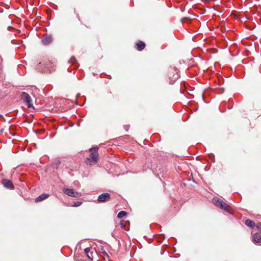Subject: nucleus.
I'll return each mask as SVG.
<instances>
[{"instance_id": "10", "label": "nucleus", "mask_w": 261, "mask_h": 261, "mask_svg": "<svg viewBox=\"0 0 261 261\" xmlns=\"http://www.w3.org/2000/svg\"><path fill=\"white\" fill-rule=\"evenodd\" d=\"M253 241L254 243H261V234L260 233H256L253 237Z\"/></svg>"}, {"instance_id": "15", "label": "nucleus", "mask_w": 261, "mask_h": 261, "mask_svg": "<svg viewBox=\"0 0 261 261\" xmlns=\"http://www.w3.org/2000/svg\"><path fill=\"white\" fill-rule=\"evenodd\" d=\"M126 221H124V220H121L120 221V226L122 228H124L125 227V225H126Z\"/></svg>"}, {"instance_id": "7", "label": "nucleus", "mask_w": 261, "mask_h": 261, "mask_svg": "<svg viewBox=\"0 0 261 261\" xmlns=\"http://www.w3.org/2000/svg\"><path fill=\"white\" fill-rule=\"evenodd\" d=\"M2 183L4 187L7 189H13L14 188V185L10 180L3 179Z\"/></svg>"}, {"instance_id": "9", "label": "nucleus", "mask_w": 261, "mask_h": 261, "mask_svg": "<svg viewBox=\"0 0 261 261\" xmlns=\"http://www.w3.org/2000/svg\"><path fill=\"white\" fill-rule=\"evenodd\" d=\"M136 45L137 49L139 51L142 50L145 47V43L141 41H139Z\"/></svg>"}, {"instance_id": "19", "label": "nucleus", "mask_w": 261, "mask_h": 261, "mask_svg": "<svg viewBox=\"0 0 261 261\" xmlns=\"http://www.w3.org/2000/svg\"><path fill=\"white\" fill-rule=\"evenodd\" d=\"M257 227V229L261 230V224H258L255 225Z\"/></svg>"}, {"instance_id": "4", "label": "nucleus", "mask_w": 261, "mask_h": 261, "mask_svg": "<svg viewBox=\"0 0 261 261\" xmlns=\"http://www.w3.org/2000/svg\"><path fill=\"white\" fill-rule=\"evenodd\" d=\"M63 192L65 194L72 197L77 198L81 196L80 193L75 191L73 189L64 188Z\"/></svg>"}, {"instance_id": "2", "label": "nucleus", "mask_w": 261, "mask_h": 261, "mask_svg": "<svg viewBox=\"0 0 261 261\" xmlns=\"http://www.w3.org/2000/svg\"><path fill=\"white\" fill-rule=\"evenodd\" d=\"M21 99L24 102L27 103L28 105V107L29 108H34L33 103H32V99L31 96L29 94L25 92H23L21 93L20 95Z\"/></svg>"}, {"instance_id": "17", "label": "nucleus", "mask_w": 261, "mask_h": 261, "mask_svg": "<svg viewBox=\"0 0 261 261\" xmlns=\"http://www.w3.org/2000/svg\"><path fill=\"white\" fill-rule=\"evenodd\" d=\"M74 62H76V60L74 57H72L69 60V63L73 64Z\"/></svg>"}, {"instance_id": "14", "label": "nucleus", "mask_w": 261, "mask_h": 261, "mask_svg": "<svg viewBox=\"0 0 261 261\" xmlns=\"http://www.w3.org/2000/svg\"><path fill=\"white\" fill-rule=\"evenodd\" d=\"M179 74H178L177 72L176 71V73H174L173 75L172 80L174 82L179 78Z\"/></svg>"}, {"instance_id": "12", "label": "nucleus", "mask_w": 261, "mask_h": 261, "mask_svg": "<svg viewBox=\"0 0 261 261\" xmlns=\"http://www.w3.org/2000/svg\"><path fill=\"white\" fill-rule=\"evenodd\" d=\"M127 215V213L125 211H122L118 213L117 215V217L119 218H122L124 216H126Z\"/></svg>"}, {"instance_id": "6", "label": "nucleus", "mask_w": 261, "mask_h": 261, "mask_svg": "<svg viewBox=\"0 0 261 261\" xmlns=\"http://www.w3.org/2000/svg\"><path fill=\"white\" fill-rule=\"evenodd\" d=\"M110 199V195L108 193H103L98 196L97 201L98 202H105Z\"/></svg>"}, {"instance_id": "3", "label": "nucleus", "mask_w": 261, "mask_h": 261, "mask_svg": "<svg viewBox=\"0 0 261 261\" xmlns=\"http://www.w3.org/2000/svg\"><path fill=\"white\" fill-rule=\"evenodd\" d=\"M98 147H95L90 148L89 150V151L90 152V158H88L87 160L90 161H93L95 163L97 162L98 156Z\"/></svg>"}, {"instance_id": "16", "label": "nucleus", "mask_w": 261, "mask_h": 261, "mask_svg": "<svg viewBox=\"0 0 261 261\" xmlns=\"http://www.w3.org/2000/svg\"><path fill=\"white\" fill-rule=\"evenodd\" d=\"M82 202L77 201L76 202H75L72 206L74 207H77L80 206L82 204Z\"/></svg>"}, {"instance_id": "1", "label": "nucleus", "mask_w": 261, "mask_h": 261, "mask_svg": "<svg viewBox=\"0 0 261 261\" xmlns=\"http://www.w3.org/2000/svg\"><path fill=\"white\" fill-rule=\"evenodd\" d=\"M213 202L216 206H219L221 209L224 210L227 212H230L229 206L218 198H214Z\"/></svg>"}, {"instance_id": "18", "label": "nucleus", "mask_w": 261, "mask_h": 261, "mask_svg": "<svg viewBox=\"0 0 261 261\" xmlns=\"http://www.w3.org/2000/svg\"><path fill=\"white\" fill-rule=\"evenodd\" d=\"M90 251V249L89 248H86L84 249V252L87 255L89 254Z\"/></svg>"}, {"instance_id": "5", "label": "nucleus", "mask_w": 261, "mask_h": 261, "mask_svg": "<svg viewBox=\"0 0 261 261\" xmlns=\"http://www.w3.org/2000/svg\"><path fill=\"white\" fill-rule=\"evenodd\" d=\"M53 41V37L50 35H43L41 40L42 43L44 45H48Z\"/></svg>"}, {"instance_id": "11", "label": "nucleus", "mask_w": 261, "mask_h": 261, "mask_svg": "<svg viewBox=\"0 0 261 261\" xmlns=\"http://www.w3.org/2000/svg\"><path fill=\"white\" fill-rule=\"evenodd\" d=\"M245 224L247 226H249L250 227H253L255 225V224L254 223V222L250 219H247L246 220Z\"/></svg>"}, {"instance_id": "20", "label": "nucleus", "mask_w": 261, "mask_h": 261, "mask_svg": "<svg viewBox=\"0 0 261 261\" xmlns=\"http://www.w3.org/2000/svg\"><path fill=\"white\" fill-rule=\"evenodd\" d=\"M87 257L90 258L91 260H92V258L89 254L87 255Z\"/></svg>"}, {"instance_id": "13", "label": "nucleus", "mask_w": 261, "mask_h": 261, "mask_svg": "<svg viewBox=\"0 0 261 261\" xmlns=\"http://www.w3.org/2000/svg\"><path fill=\"white\" fill-rule=\"evenodd\" d=\"M60 164V161H56L53 164V166L54 168H58Z\"/></svg>"}, {"instance_id": "8", "label": "nucleus", "mask_w": 261, "mask_h": 261, "mask_svg": "<svg viewBox=\"0 0 261 261\" xmlns=\"http://www.w3.org/2000/svg\"><path fill=\"white\" fill-rule=\"evenodd\" d=\"M48 197H49V194H46V193H43L36 198L35 202H38L42 201L47 199Z\"/></svg>"}, {"instance_id": "21", "label": "nucleus", "mask_w": 261, "mask_h": 261, "mask_svg": "<svg viewBox=\"0 0 261 261\" xmlns=\"http://www.w3.org/2000/svg\"><path fill=\"white\" fill-rule=\"evenodd\" d=\"M169 77L170 79H171L172 77L171 76V74L170 73L169 74Z\"/></svg>"}]
</instances>
